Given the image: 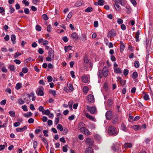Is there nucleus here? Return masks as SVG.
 I'll return each instance as SVG.
<instances>
[{"mask_svg": "<svg viewBox=\"0 0 153 153\" xmlns=\"http://www.w3.org/2000/svg\"><path fill=\"white\" fill-rule=\"evenodd\" d=\"M108 132L110 134L112 135H117L118 134L117 129L112 126H110L108 128Z\"/></svg>", "mask_w": 153, "mask_h": 153, "instance_id": "nucleus-1", "label": "nucleus"}, {"mask_svg": "<svg viewBox=\"0 0 153 153\" xmlns=\"http://www.w3.org/2000/svg\"><path fill=\"white\" fill-rule=\"evenodd\" d=\"M117 81H118L121 84L122 86H124L126 83V80H123L120 77L118 76L117 77Z\"/></svg>", "mask_w": 153, "mask_h": 153, "instance_id": "nucleus-2", "label": "nucleus"}, {"mask_svg": "<svg viewBox=\"0 0 153 153\" xmlns=\"http://www.w3.org/2000/svg\"><path fill=\"white\" fill-rule=\"evenodd\" d=\"M116 33L114 30H111L109 31L107 34V36L110 38L113 37L115 35Z\"/></svg>", "mask_w": 153, "mask_h": 153, "instance_id": "nucleus-3", "label": "nucleus"}, {"mask_svg": "<svg viewBox=\"0 0 153 153\" xmlns=\"http://www.w3.org/2000/svg\"><path fill=\"white\" fill-rule=\"evenodd\" d=\"M87 109L88 110L91 114H94L95 113L96 111V108L95 107L92 106L90 107L88 106H87Z\"/></svg>", "mask_w": 153, "mask_h": 153, "instance_id": "nucleus-4", "label": "nucleus"}, {"mask_svg": "<svg viewBox=\"0 0 153 153\" xmlns=\"http://www.w3.org/2000/svg\"><path fill=\"white\" fill-rule=\"evenodd\" d=\"M102 72L104 76V77H106L108 74V68L106 66L104 67L103 69Z\"/></svg>", "mask_w": 153, "mask_h": 153, "instance_id": "nucleus-5", "label": "nucleus"}, {"mask_svg": "<svg viewBox=\"0 0 153 153\" xmlns=\"http://www.w3.org/2000/svg\"><path fill=\"white\" fill-rule=\"evenodd\" d=\"M112 114V112L111 111H107L105 114L106 119L108 120L111 119V118Z\"/></svg>", "mask_w": 153, "mask_h": 153, "instance_id": "nucleus-6", "label": "nucleus"}, {"mask_svg": "<svg viewBox=\"0 0 153 153\" xmlns=\"http://www.w3.org/2000/svg\"><path fill=\"white\" fill-rule=\"evenodd\" d=\"M88 100L90 103H93L94 101V98L93 95L89 94L88 96Z\"/></svg>", "mask_w": 153, "mask_h": 153, "instance_id": "nucleus-7", "label": "nucleus"}, {"mask_svg": "<svg viewBox=\"0 0 153 153\" xmlns=\"http://www.w3.org/2000/svg\"><path fill=\"white\" fill-rule=\"evenodd\" d=\"M81 132L83 133L85 135H90L91 133L85 128H82L81 129Z\"/></svg>", "mask_w": 153, "mask_h": 153, "instance_id": "nucleus-8", "label": "nucleus"}, {"mask_svg": "<svg viewBox=\"0 0 153 153\" xmlns=\"http://www.w3.org/2000/svg\"><path fill=\"white\" fill-rule=\"evenodd\" d=\"M85 143L88 145H91L93 144L94 141L93 139L88 138L86 139Z\"/></svg>", "mask_w": 153, "mask_h": 153, "instance_id": "nucleus-9", "label": "nucleus"}, {"mask_svg": "<svg viewBox=\"0 0 153 153\" xmlns=\"http://www.w3.org/2000/svg\"><path fill=\"white\" fill-rule=\"evenodd\" d=\"M48 56L51 57L52 58H54V51L51 48H50V49H49V51H48Z\"/></svg>", "mask_w": 153, "mask_h": 153, "instance_id": "nucleus-10", "label": "nucleus"}, {"mask_svg": "<svg viewBox=\"0 0 153 153\" xmlns=\"http://www.w3.org/2000/svg\"><path fill=\"white\" fill-rule=\"evenodd\" d=\"M85 116L87 118L92 121L96 122V119L94 117L91 116L89 114L86 113Z\"/></svg>", "mask_w": 153, "mask_h": 153, "instance_id": "nucleus-11", "label": "nucleus"}, {"mask_svg": "<svg viewBox=\"0 0 153 153\" xmlns=\"http://www.w3.org/2000/svg\"><path fill=\"white\" fill-rule=\"evenodd\" d=\"M82 82L85 83H87L88 82V78L86 76H82Z\"/></svg>", "mask_w": 153, "mask_h": 153, "instance_id": "nucleus-12", "label": "nucleus"}, {"mask_svg": "<svg viewBox=\"0 0 153 153\" xmlns=\"http://www.w3.org/2000/svg\"><path fill=\"white\" fill-rule=\"evenodd\" d=\"M132 128L135 130L136 131L138 129H141L142 128V126H140L139 125H137L132 126Z\"/></svg>", "mask_w": 153, "mask_h": 153, "instance_id": "nucleus-13", "label": "nucleus"}, {"mask_svg": "<svg viewBox=\"0 0 153 153\" xmlns=\"http://www.w3.org/2000/svg\"><path fill=\"white\" fill-rule=\"evenodd\" d=\"M121 129L125 132L127 131V128L124 123H122L121 126Z\"/></svg>", "mask_w": 153, "mask_h": 153, "instance_id": "nucleus-14", "label": "nucleus"}, {"mask_svg": "<svg viewBox=\"0 0 153 153\" xmlns=\"http://www.w3.org/2000/svg\"><path fill=\"white\" fill-rule=\"evenodd\" d=\"M71 37L75 40H77L78 39L77 34L76 33L74 32L71 35Z\"/></svg>", "mask_w": 153, "mask_h": 153, "instance_id": "nucleus-15", "label": "nucleus"}, {"mask_svg": "<svg viewBox=\"0 0 153 153\" xmlns=\"http://www.w3.org/2000/svg\"><path fill=\"white\" fill-rule=\"evenodd\" d=\"M85 124L82 122L80 123L78 125V128H79L80 131H81V129L82 128H85Z\"/></svg>", "mask_w": 153, "mask_h": 153, "instance_id": "nucleus-16", "label": "nucleus"}, {"mask_svg": "<svg viewBox=\"0 0 153 153\" xmlns=\"http://www.w3.org/2000/svg\"><path fill=\"white\" fill-rule=\"evenodd\" d=\"M140 33L139 31L138 30L136 33L135 34V39H136V42H138L139 40V35L140 34Z\"/></svg>", "mask_w": 153, "mask_h": 153, "instance_id": "nucleus-17", "label": "nucleus"}, {"mask_svg": "<svg viewBox=\"0 0 153 153\" xmlns=\"http://www.w3.org/2000/svg\"><path fill=\"white\" fill-rule=\"evenodd\" d=\"M114 71L116 73H122L121 70L118 68H114Z\"/></svg>", "mask_w": 153, "mask_h": 153, "instance_id": "nucleus-18", "label": "nucleus"}, {"mask_svg": "<svg viewBox=\"0 0 153 153\" xmlns=\"http://www.w3.org/2000/svg\"><path fill=\"white\" fill-rule=\"evenodd\" d=\"M22 84L21 83H18L16 85L15 88L16 90H19L22 87Z\"/></svg>", "mask_w": 153, "mask_h": 153, "instance_id": "nucleus-19", "label": "nucleus"}, {"mask_svg": "<svg viewBox=\"0 0 153 153\" xmlns=\"http://www.w3.org/2000/svg\"><path fill=\"white\" fill-rule=\"evenodd\" d=\"M93 149L91 147H89L87 148L85 151V153H92Z\"/></svg>", "mask_w": 153, "mask_h": 153, "instance_id": "nucleus-20", "label": "nucleus"}, {"mask_svg": "<svg viewBox=\"0 0 153 153\" xmlns=\"http://www.w3.org/2000/svg\"><path fill=\"white\" fill-rule=\"evenodd\" d=\"M32 114L30 112H29L27 113H24L23 114V115L25 117L27 118H28L29 117H31L32 115Z\"/></svg>", "mask_w": 153, "mask_h": 153, "instance_id": "nucleus-21", "label": "nucleus"}, {"mask_svg": "<svg viewBox=\"0 0 153 153\" xmlns=\"http://www.w3.org/2000/svg\"><path fill=\"white\" fill-rule=\"evenodd\" d=\"M83 91L84 93L86 94L88 91V88L87 86H85L83 88Z\"/></svg>", "mask_w": 153, "mask_h": 153, "instance_id": "nucleus-22", "label": "nucleus"}, {"mask_svg": "<svg viewBox=\"0 0 153 153\" xmlns=\"http://www.w3.org/2000/svg\"><path fill=\"white\" fill-rule=\"evenodd\" d=\"M16 36L14 35H12L11 36V40L13 42V44L16 43L15 40H16Z\"/></svg>", "mask_w": 153, "mask_h": 153, "instance_id": "nucleus-23", "label": "nucleus"}, {"mask_svg": "<svg viewBox=\"0 0 153 153\" xmlns=\"http://www.w3.org/2000/svg\"><path fill=\"white\" fill-rule=\"evenodd\" d=\"M103 75V72L101 70H99L98 73V76L101 79Z\"/></svg>", "mask_w": 153, "mask_h": 153, "instance_id": "nucleus-24", "label": "nucleus"}, {"mask_svg": "<svg viewBox=\"0 0 153 153\" xmlns=\"http://www.w3.org/2000/svg\"><path fill=\"white\" fill-rule=\"evenodd\" d=\"M124 146L126 148H131L132 146V144L131 143H125Z\"/></svg>", "mask_w": 153, "mask_h": 153, "instance_id": "nucleus-25", "label": "nucleus"}, {"mask_svg": "<svg viewBox=\"0 0 153 153\" xmlns=\"http://www.w3.org/2000/svg\"><path fill=\"white\" fill-rule=\"evenodd\" d=\"M143 98L144 99L146 100H149V95L146 93H144L143 96Z\"/></svg>", "mask_w": 153, "mask_h": 153, "instance_id": "nucleus-26", "label": "nucleus"}, {"mask_svg": "<svg viewBox=\"0 0 153 153\" xmlns=\"http://www.w3.org/2000/svg\"><path fill=\"white\" fill-rule=\"evenodd\" d=\"M126 9L128 10L127 11V13L128 14H130L131 11V9L130 6H127L126 7Z\"/></svg>", "mask_w": 153, "mask_h": 153, "instance_id": "nucleus-27", "label": "nucleus"}, {"mask_svg": "<svg viewBox=\"0 0 153 153\" xmlns=\"http://www.w3.org/2000/svg\"><path fill=\"white\" fill-rule=\"evenodd\" d=\"M18 103L20 105H22L25 103V101L22 99H19L17 100Z\"/></svg>", "mask_w": 153, "mask_h": 153, "instance_id": "nucleus-28", "label": "nucleus"}, {"mask_svg": "<svg viewBox=\"0 0 153 153\" xmlns=\"http://www.w3.org/2000/svg\"><path fill=\"white\" fill-rule=\"evenodd\" d=\"M138 76V74L137 72L135 71L132 74V78L133 79H136Z\"/></svg>", "mask_w": 153, "mask_h": 153, "instance_id": "nucleus-29", "label": "nucleus"}, {"mask_svg": "<svg viewBox=\"0 0 153 153\" xmlns=\"http://www.w3.org/2000/svg\"><path fill=\"white\" fill-rule=\"evenodd\" d=\"M114 6L116 10L118 11H120V10L121 8L119 5L117 4H114Z\"/></svg>", "mask_w": 153, "mask_h": 153, "instance_id": "nucleus-30", "label": "nucleus"}, {"mask_svg": "<svg viewBox=\"0 0 153 153\" xmlns=\"http://www.w3.org/2000/svg\"><path fill=\"white\" fill-rule=\"evenodd\" d=\"M140 65L139 62L137 61H136L134 63V66L136 68H138Z\"/></svg>", "mask_w": 153, "mask_h": 153, "instance_id": "nucleus-31", "label": "nucleus"}, {"mask_svg": "<svg viewBox=\"0 0 153 153\" xmlns=\"http://www.w3.org/2000/svg\"><path fill=\"white\" fill-rule=\"evenodd\" d=\"M67 86L70 90L71 91H73L74 90V88L71 84L70 83L67 84Z\"/></svg>", "mask_w": 153, "mask_h": 153, "instance_id": "nucleus-32", "label": "nucleus"}, {"mask_svg": "<svg viewBox=\"0 0 153 153\" xmlns=\"http://www.w3.org/2000/svg\"><path fill=\"white\" fill-rule=\"evenodd\" d=\"M57 128L61 131L63 130V127L61 124H58L57 126Z\"/></svg>", "mask_w": 153, "mask_h": 153, "instance_id": "nucleus-33", "label": "nucleus"}, {"mask_svg": "<svg viewBox=\"0 0 153 153\" xmlns=\"http://www.w3.org/2000/svg\"><path fill=\"white\" fill-rule=\"evenodd\" d=\"M72 47L70 45L65 47V52H66L68 50H70L71 49Z\"/></svg>", "mask_w": 153, "mask_h": 153, "instance_id": "nucleus-34", "label": "nucleus"}, {"mask_svg": "<svg viewBox=\"0 0 153 153\" xmlns=\"http://www.w3.org/2000/svg\"><path fill=\"white\" fill-rule=\"evenodd\" d=\"M93 9L91 7H88L87 8L85 9V11L87 12H91L93 10Z\"/></svg>", "mask_w": 153, "mask_h": 153, "instance_id": "nucleus-35", "label": "nucleus"}, {"mask_svg": "<svg viewBox=\"0 0 153 153\" xmlns=\"http://www.w3.org/2000/svg\"><path fill=\"white\" fill-rule=\"evenodd\" d=\"M44 111V113H43L42 114L46 115H49L50 113V111L48 109L45 110Z\"/></svg>", "mask_w": 153, "mask_h": 153, "instance_id": "nucleus-36", "label": "nucleus"}, {"mask_svg": "<svg viewBox=\"0 0 153 153\" xmlns=\"http://www.w3.org/2000/svg\"><path fill=\"white\" fill-rule=\"evenodd\" d=\"M9 68L10 71H14L16 69L14 65H10L9 67Z\"/></svg>", "mask_w": 153, "mask_h": 153, "instance_id": "nucleus-37", "label": "nucleus"}, {"mask_svg": "<svg viewBox=\"0 0 153 153\" xmlns=\"http://www.w3.org/2000/svg\"><path fill=\"white\" fill-rule=\"evenodd\" d=\"M98 4L100 6H102L104 4L103 0H98Z\"/></svg>", "mask_w": 153, "mask_h": 153, "instance_id": "nucleus-38", "label": "nucleus"}, {"mask_svg": "<svg viewBox=\"0 0 153 153\" xmlns=\"http://www.w3.org/2000/svg\"><path fill=\"white\" fill-rule=\"evenodd\" d=\"M42 18L45 20H47L48 19V17L46 14H44L42 16Z\"/></svg>", "mask_w": 153, "mask_h": 153, "instance_id": "nucleus-39", "label": "nucleus"}, {"mask_svg": "<svg viewBox=\"0 0 153 153\" xmlns=\"http://www.w3.org/2000/svg\"><path fill=\"white\" fill-rule=\"evenodd\" d=\"M38 95L43 96L44 95V93L43 91L41 90H40L38 92Z\"/></svg>", "mask_w": 153, "mask_h": 153, "instance_id": "nucleus-40", "label": "nucleus"}, {"mask_svg": "<svg viewBox=\"0 0 153 153\" xmlns=\"http://www.w3.org/2000/svg\"><path fill=\"white\" fill-rule=\"evenodd\" d=\"M21 55V53H20L18 52H16L15 54V55L14 56V58H17L18 56H20Z\"/></svg>", "mask_w": 153, "mask_h": 153, "instance_id": "nucleus-41", "label": "nucleus"}, {"mask_svg": "<svg viewBox=\"0 0 153 153\" xmlns=\"http://www.w3.org/2000/svg\"><path fill=\"white\" fill-rule=\"evenodd\" d=\"M49 92L52 94L54 97L56 95V91L55 90H50L49 91Z\"/></svg>", "mask_w": 153, "mask_h": 153, "instance_id": "nucleus-42", "label": "nucleus"}, {"mask_svg": "<svg viewBox=\"0 0 153 153\" xmlns=\"http://www.w3.org/2000/svg\"><path fill=\"white\" fill-rule=\"evenodd\" d=\"M120 44L121 46L120 48V50L121 51V50H123V49L125 48V46L124 44L122 42H120Z\"/></svg>", "mask_w": 153, "mask_h": 153, "instance_id": "nucleus-43", "label": "nucleus"}, {"mask_svg": "<svg viewBox=\"0 0 153 153\" xmlns=\"http://www.w3.org/2000/svg\"><path fill=\"white\" fill-rule=\"evenodd\" d=\"M113 102L112 100L111 99H109L108 101V104L109 106H111L113 104Z\"/></svg>", "mask_w": 153, "mask_h": 153, "instance_id": "nucleus-44", "label": "nucleus"}, {"mask_svg": "<svg viewBox=\"0 0 153 153\" xmlns=\"http://www.w3.org/2000/svg\"><path fill=\"white\" fill-rule=\"evenodd\" d=\"M89 128H90L92 129H94L95 128V126L94 124H92V123H91L89 124Z\"/></svg>", "mask_w": 153, "mask_h": 153, "instance_id": "nucleus-45", "label": "nucleus"}, {"mask_svg": "<svg viewBox=\"0 0 153 153\" xmlns=\"http://www.w3.org/2000/svg\"><path fill=\"white\" fill-rule=\"evenodd\" d=\"M9 113L10 115L12 117H14L15 116V114L14 111H10Z\"/></svg>", "mask_w": 153, "mask_h": 153, "instance_id": "nucleus-46", "label": "nucleus"}, {"mask_svg": "<svg viewBox=\"0 0 153 153\" xmlns=\"http://www.w3.org/2000/svg\"><path fill=\"white\" fill-rule=\"evenodd\" d=\"M128 73V71L127 69H125L123 71V74L125 76H127Z\"/></svg>", "mask_w": 153, "mask_h": 153, "instance_id": "nucleus-47", "label": "nucleus"}, {"mask_svg": "<svg viewBox=\"0 0 153 153\" xmlns=\"http://www.w3.org/2000/svg\"><path fill=\"white\" fill-rule=\"evenodd\" d=\"M22 71L23 73H26L27 72L28 70L27 68H22Z\"/></svg>", "mask_w": 153, "mask_h": 153, "instance_id": "nucleus-48", "label": "nucleus"}, {"mask_svg": "<svg viewBox=\"0 0 153 153\" xmlns=\"http://www.w3.org/2000/svg\"><path fill=\"white\" fill-rule=\"evenodd\" d=\"M84 62L86 63H88L89 62V60L87 56H85L84 57Z\"/></svg>", "mask_w": 153, "mask_h": 153, "instance_id": "nucleus-49", "label": "nucleus"}, {"mask_svg": "<svg viewBox=\"0 0 153 153\" xmlns=\"http://www.w3.org/2000/svg\"><path fill=\"white\" fill-rule=\"evenodd\" d=\"M15 9L12 6H10V13H12L14 11Z\"/></svg>", "mask_w": 153, "mask_h": 153, "instance_id": "nucleus-50", "label": "nucleus"}, {"mask_svg": "<svg viewBox=\"0 0 153 153\" xmlns=\"http://www.w3.org/2000/svg\"><path fill=\"white\" fill-rule=\"evenodd\" d=\"M72 15V13L71 12H70L68 14L67 18H66V20H69L71 17Z\"/></svg>", "mask_w": 153, "mask_h": 153, "instance_id": "nucleus-51", "label": "nucleus"}, {"mask_svg": "<svg viewBox=\"0 0 153 153\" xmlns=\"http://www.w3.org/2000/svg\"><path fill=\"white\" fill-rule=\"evenodd\" d=\"M38 109L39 111L41 112H42V113L44 112L45 111L44 108L42 106H40L39 107Z\"/></svg>", "mask_w": 153, "mask_h": 153, "instance_id": "nucleus-52", "label": "nucleus"}, {"mask_svg": "<svg viewBox=\"0 0 153 153\" xmlns=\"http://www.w3.org/2000/svg\"><path fill=\"white\" fill-rule=\"evenodd\" d=\"M42 141L45 144V145H47V140L44 137L42 139Z\"/></svg>", "mask_w": 153, "mask_h": 153, "instance_id": "nucleus-53", "label": "nucleus"}, {"mask_svg": "<svg viewBox=\"0 0 153 153\" xmlns=\"http://www.w3.org/2000/svg\"><path fill=\"white\" fill-rule=\"evenodd\" d=\"M53 58H52V57L48 56V57L46 58V60L48 62H51Z\"/></svg>", "mask_w": 153, "mask_h": 153, "instance_id": "nucleus-54", "label": "nucleus"}, {"mask_svg": "<svg viewBox=\"0 0 153 153\" xmlns=\"http://www.w3.org/2000/svg\"><path fill=\"white\" fill-rule=\"evenodd\" d=\"M22 3L24 4L25 6H28L29 4L28 2L26 0H24L22 1Z\"/></svg>", "mask_w": 153, "mask_h": 153, "instance_id": "nucleus-55", "label": "nucleus"}, {"mask_svg": "<svg viewBox=\"0 0 153 153\" xmlns=\"http://www.w3.org/2000/svg\"><path fill=\"white\" fill-rule=\"evenodd\" d=\"M33 148L34 149H36L37 147V146H38L37 143L36 141H34L33 142Z\"/></svg>", "mask_w": 153, "mask_h": 153, "instance_id": "nucleus-56", "label": "nucleus"}, {"mask_svg": "<svg viewBox=\"0 0 153 153\" xmlns=\"http://www.w3.org/2000/svg\"><path fill=\"white\" fill-rule=\"evenodd\" d=\"M43 132L45 136L46 137H48V134H47V133L48 132V130H44Z\"/></svg>", "mask_w": 153, "mask_h": 153, "instance_id": "nucleus-57", "label": "nucleus"}, {"mask_svg": "<svg viewBox=\"0 0 153 153\" xmlns=\"http://www.w3.org/2000/svg\"><path fill=\"white\" fill-rule=\"evenodd\" d=\"M117 22L118 24L120 25L122 24L123 23V21L121 19H118Z\"/></svg>", "mask_w": 153, "mask_h": 153, "instance_id": "nucleus-58", "label": "nucleus"}, {"mask_svg": "<svg viewBox=\"0 0 153 153\" xmlns=\"http://www.w3.org/2000/svg\"><path fill=\"white\" fill-rule=\"evenodd\" d=\"M36 30L38 31H40L41 30V28L40 26L39 25H36Z\"/></svg>", "mask_w": 153, "mask_h": 153, "instance_id": "nucleus-59", "label": "nucleus"}, {"mask_svg": "<svg viewBox=\"0 0 153 153\" xmlns=\"http://www.w3.org/2000/svg\"><path fill=\"white\" fill-rule=\"evenodd\" d=\"M119 3L122 6H124L126 4L124 0H120Z\"/></svg>", "mask_w": 153, "mask_h": 153, "instance_id": "nucleus-60", "label": "nucleus"}, {"mask_svg": "<svg viewBox=\"0 0 153 153\" xmlns=\"http://www.w3.org/2000/svg\"><path fill=\"white\" fill-rule=\"evenodd\" d=\"M47 79L48 80V82H50L52 81V78L51 76H48L47 77Z\"/></svg>", "mask_w": 153, "mask_h": 153, "instance_id": "nucleus-61", "label": "nucleus"}, {"mask_svg": "<svg viewBox=\"0 0 153 153\" xmlns=\"http://www.w3.org/2000/svg\"><path fill=\"white\" fill-rule=\"evenodd\" d=\"M38 52L39 54H42L44 53V51L42 48H40L39 49Z\"/></svg>", "mask_w": 153, "mask_h": 153, "instance_id": "nucleus-62", "label": "nucleus"}, {"mask_svg": "<svg viewBox=\"0 0 153 153\" xmlns=\"http://www.w3.org/2000/svg\"><path fill=\"white\" fill-rule=\"evenodd\" d=\"M34 122V120L32 118H30L28 119V122L29 123H33Z\"/></svg>", "mask_w": 153, "mask_h": 153, "instance_id": "nucleus-63", "label": "nucleus"}, {"mask_svg": "<svg viewBox=\"0 0 153 153\" xmlns=\"http://www.w3.org/2000/svg\"><path fill=\"white\" fill-rule=\"evenodd\" d=\"M52 29L51 25H49L47 27V30L48 32H50Z\"/></svg>", "mask_w": 153, "mask_h": 153, "instance_id": "nucleus-64", "label": "nucleus"}]
</instances>
